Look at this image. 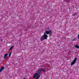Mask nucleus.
<instances>
[{
	"label": "nucleus",
	"instance_id": "nucleus-8",
	"mask_svg": "<svg viewBox=\"0 0 79 79\" xmlns=\"http://www.w3.org/2000/svg\"><path fill=\"white\" fill-rule=\"evenodd\" d=\"M77 15V14L76 13H74L72 15V16H76V15Z\"/></svg>",
	"mask_w": 79,
	"mask_h": 79
},
{
	"label": "nucleus",
	"instance_id": "nucleus-12",
	"mask_svg": "<svg viewBox=\"0 0 79 79\" xmlns=\"http://www.w3.org/2000/svg\"><path fill=\"white\" fill-rule=\"evenodd\" d=\"M13 47H14V46H12L10 48V49H12V48H13Z\"/></svg>",
	"mask_w": 79,
	"mask_h": 79
},
{
	"label": "nucleus",
	"instance_id": "nucleus-6",
	"mask_svg": "<svg viewBox=\"0 0 79 79\" xmlns=\"http://www.w3.org/2000/svg\"><path fill=\"white\" fill-rule=\"evenodd\" d=\"M7 55H8V54L6 53L5 54L4 56V58H6V56H7Z\"/></svg>",
	"mask_w": 79,
	"mask_h": 79
},
{
	"label": "nucleus",
	"instance_id": "nucleus-5",
	"mask_svg": "<svg viewBox=\"0 0 79 79\" xmlns=\"http://www.w3.org/2000/svg\"><path fill=\"white\" fill-rule=\"evenodd\" d=\"M4 67H2L1 68V69H0V72H2L3 70L4 69Z\"/></svg>",
	"mask_w": 79,
	"mask_h": 79
},
{
	"label": "nucleus",
	"instance_id": "nucleus-1",
	"mask_svg": "<svg viewBox=\"0 0 79 79\" xmlns=\"http://www.w3.org/2000/svg\"><path fill=\"white\" fill-rule=\"evenodd\" d=\"M52 32L51 30L46 31L44 33V35L40 38V40L43 41L45 39H47L48 36L46 34H49L50 36H51L52 35Z\"/></svg>",
	"mask_w": 79,
	"mask_h": 79
},
{
	"label": "nucleus",
	"instance_id": "nucleus-2",
	"mask_svg": "<svg viewBox=\"0 0 79 79\" xmlns=\"http://www.w3.org/2000/svg\"><path fill=\"white\" fill-rule=\"evenodd\" d=\"M77 61V58L75 57V59H74L73 60L71 64V66H73V65H74V64H75L76 62Z\"/></svg>",
	"mask_w": 79,
	"mask_h": 79
},
{
	"label": "nucleus",
	"instance_id": "nucleus-9",
	"mask_svg": "<svg viewBox=\"0 0 79 79\" xmlns=\"http://www.w3.org/2000/svg\"><path fill=\"white\" fill-rule=\"evenodd\" d=\"M40 77V75H39V76H38V77H37L35 79H39V77Z\"/></svg>",
	"mask_w": 79,
	"mask_h": 79
},
{
	"label": "nucleus",
	"instance_id": "nucleus-4",
	"mask_svg": "<svg viewBox=\"0 0 79 79\" xmlns=\"http://www.w3.org/2000/svg\"><path fill=\"white\" fill-rule=\"evenodd\" d=\"M42 69H39L38 72V73H37L38 75L39 74H40V73H41V72H42Z\"/></svg>",
	"mask_w": 79,
	"mask_h": 79
},
{
	"label": "nucleus",
	"instance_id": "nucleus-11",
	"mask_svg": "<svg viewBox=\"0 0 79 79\" xmlns=\"http://www.w3.org/2000/svg\"><path fill=\"white\" fill-rule=\"evenodd\" d=\"M45 69H43V71L44 72L45 71Z\"/></svg>",
	"mask_w": 79,
	"mask_h": 79
},
{
	"label": "nucleus",
	"instance_id": "nucleus-3",
	"mask_svg": "<svg viewBox=\"0 0 79 79\" xmlns=\"http://www.w3.org/2000/svg\"><path fill=\"white\" fill-rule=\"evenodd\" d=\"M37 76V77H38V76H39V75L37 73H36L35 74V75H34L33 77L34 78H35Z\"/></svg>",
	"mask_w": 79,
	"mask_h": 79
},
{
	"label": "nucleus",
	"instance_id": "nucleus-10",
	"mask_svg": "<svg viewBox=\"0 0 79 79\" xmlns=\"http://www.w3.org/2000/svg\"><path fill=\"white\" fill-rule=\"evenodd\" d=\"M11 52H10V53L9 56V57H10L11 56Z\"/></svg>",
	"mask_w": 79,
	"mask_h": 79
},
{
	"label": "nucleus",
	"instance_id": "nucleus-7",
	"mask_svg": "<svg viewBox=\"0 0 79 79\" xmlns=\"http://www.w3.org/2000/svg\"><path fill=\"white\" fill-rule=\"evenodd\" d=\"M75 48H79V46L76 45L75 46Z\"/></svg>",
	"mask_w": 79,
	"mask_h": 79
},
{
	"label": "nucleus",
	"instance_id": "nucleus-15",
	"mask_svg": "<svg viewBox=\"0 0 79 79\" xmlns=\"http://www.w3.org/2000/svg\"><path fill=\"white\" fill-rule=\"evenodd\" d=\"M1 42H2V39H1Z\"/></svg>",
	"mask_w": 79,
	"mask_h": 79
},
{
	"label": "nucleus",
	"instance_id": "nucleus-14",
	"mask_svg": "<svg viewBox=\"0 0 79 79\" xmlns=\"http://www.w3.org/2000/svg\"><path fill=\"white\" fill-rule=\"evenodd\" d=\"M12 50L11 49V48H10L9 51H10V50Z\"/></svg>",
	"mask_w": 79,
	"mask_h": 79
},
{
	"label": "nucleus",
	"instance_id": "nucleus-13",
	"mask_svg": "<svg viewBox=\"0 0 79 79\" xmlns=\"http://www.w3.org/2000/svg\"><path fill=\"white\" fill-rule=\"evenodd\" d=\"M76 40V39L74 38L73 40V41H74Z\"/></svg>",
	"mask_w": 79,
	"mask_h": 79
},
{
	"label": "nucleus",
	"instance_id": "nucleus-16",
	"mask_svg": "<svg viewBox=\"0 0 79 79\" xmlns=\"http://www.w3.org/2000/svg\"><path fill=\"white\" fill-rule=\"evenodd\" d=\"M23 79H26V78H23Z\"/></svg>",
	"mask_w": 79,
	"mask_h": 79
}]
</instances>
